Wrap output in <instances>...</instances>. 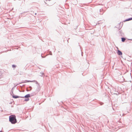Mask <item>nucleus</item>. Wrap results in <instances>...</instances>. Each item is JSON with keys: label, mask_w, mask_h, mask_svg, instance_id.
<instances>
[{"label": "nucleus", "mask_w": 132, "mask_h": 132, "mask_svg": "<svg viewBox=\"0 0 132 132\" xmlns=\"http://www.w3.org/2000/svg\"><path fill=\"white\" fill-rule=\"evenodd\" d=\"M9 120L12 123L14 124L15 123L16 121L15 116L12 115L10 116L9 117Z\"/></svg>", "instance_id": "f257e3e1"}, {"label": "nucleus", "mask_w": 132, "mask_h": 132, "mask_svg": "<svg viewBox=\"0 0 132 132\" xmlns=\"http://www.w3.org/2000/svg\"><path fill=\"white\" fill-rule=\"evenodd\" d=\"M29 100V99L28 98L27 99H25V100H24V101H28Z\"/></svg>", "instance_id": "0eeeda50"}, {"label": "nucleus", "mask_w": 132, "mask_h": 132, "mask_svg": "<svg viewBox=\"0 0 132 132\" xmlns=\"http://www.w3.org/2000/svg\"><path fill=\"white\" fill-rule=\"evenodd\" d=\"M122 41L123 42H124L125 40V39L124 38H121Z\"/></svg>", "instance_id": "39448f33"}, {"label": "nucleus", "mask_w": 132, "mask_h": 132, "mask_svg": "<svg viewBox=\"0 0 132 132\" xmlns=\"http://www.w3.org/2000/svg\"><path fill=\"white\" fill-rule=\"evenodd\" d=\"M12 67H15V66L14 65H12Z\"/></svg>", "instance_id": "6e6552de"}, {"label": "nucleus", "mask_w": 132, "mask_h": 132, "mask_svg": "<svg viewBox=\"0 0 132 132\" xmlns=\"http://www.w3.org/2000/svg\"><path fill=\"white\" fill-rule=\"evenodd\" d=\"M117 53L119 55H122V53L119 50H118Z\"/></svg>", "instance_id": "f03ea898"}, {"label": "nucleus", "mask_w": 132, "mask_h": 132, "mask_svg": "<svg viewBox=\"0 0 132 132\" xmlns=\"http://www.w3.org/2000/svg\"><path fill=\"white\" fill-rule=\"evenodd\" d=\"M30 95L29 94H28L25 96L24 97L25 98H28L30 97Z\"/></svg>", "instance_id": "7ed1b4c3"}, {"label": "nucleus", "mask_w": 132, "mask_h": 132, "mask_svg": "<svg viewBox=\"0 0 132 132\" xmlns=\"http://www.w3.org/2000/svg\"><path fill=\"white\" fill-rule=\"evenodd\" d=\"M12 97L13 98H17L19 97L18 96H16L13 95Z\"/></svg>", "instance_id": "20e7f679"}, {"label": "nucleus", "mask_w": 132, "mask_h": 132, "mask_svg": "<svg viewBox=\"0 0 132 132\" xmlns=\"http://www.w3.org/2000/svg\"><path fill=\"white\" fill-rule=\"evenodd\" d=\"M132 20V18H129L126 20V21H128Z\"/></svg>", "instance_id": "423d86ee"}]
</instances>
